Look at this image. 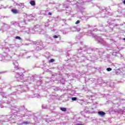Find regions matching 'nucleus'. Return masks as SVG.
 <instances>
[{"label": "nucleus", "mask_w": 125, "mask_h": 125, "mask_svg": "<svg viewBox=\"0 0 125 125\" xmlns=\"http://www.w3.org/2000/svg\"><path fill=\"white\" fill-rule=\"evenodd\" d=\"M78 53H81L83 55H86V54H92L93 56L90 58L94 57V61H95V56H96V53L97 52L95 51V49L88 47V46L84 45L83 48H80L78 49Z\"/></svg>", "instance_id": "f257e3e1"}, {"label": "nucleus", "mask_w": 125, "mask_h": 125, "mask_svg": "<svg viewBox=\"0 0 125 125\" xmlns=\"http://www.w3.org/2000/svg\"><path fill=\"white\" fill-rule=\"evenodd\" d=\"M86 35V36H89L94 38L97 40L98 42V43H100L101 44H103V45H105L106 44V42L103 39H102L100 36H98V35H96L93 34V32H86L84 33H80L79 35L76 36V40H80L82 37H83L82 35Z\"/></svg>", "instance_id": "f03ea898"}, {"label": "nucleus", "mask_w": 125, "mask_h": 125, "mask_svg": "<svg viewBox=\"0 0 125 125\" xmlns=\"http://www.w3.org/2000/svg\"><path fill=\"white\" fill-rule=\"evenodd\" d=\"M13 64L14 65V68L16 70H18V72L16 73L15 78L18 82L24 80V69L20 68L18 66V62L17 61H13Z\"/></svg>", "instance_id": "7ed1b4c3"}, {"label": "nucleus", "mask_w": 125, "mask_h": 125, "mask_svg": "<svg viewBox=\"0 0 125 125\" xmlns=\"http://www.w3.org/2000/svg\"><path fill=\"white\" fill-rule=\"evenodd\" d=\"M18 114L13 113V112L9 113L8 115H6L5 117L2 116L1 119L0 120V122H11L12 123V120H17V117H20Z\"/></svg>", "instance_id": "20e7f679"}, {"label": "nucleus", "mask_w": 125, "mask_h": 125, "mask_svg": "<svg viewBox=\"0 0 125 125\" xmlns=\"http://www.w3.org/2000/svg\"><path fill=\"white\" fill-rule=\"evenodd\" d=\"M29 44H34L35 45V46H34L35 50H42V49L44 48L43 44H42V42H33L29 41L28 43H25V45H29Z\"/></svg>", "instance_id": "39448f33"}, {"label": "nucleus", "mask_w": 125, "mask_h": 125, "mask_svg": "<svg viewBox=\"0 0 125 125\" xmlns=\"http://www.w3.org/2000/svg\"><path fill=\"white\" fill-rule=\"evenodd\" d=\"M16 92H14L11 94L8 95L6 97H4L5 95L4 93H2L1 95L2 97H5L8 99V101L6 102V104H10L11 103V102L10 101H14L15 100H16V99L14 98V97H15V95H16Z\"/></svg>", "instance_id": "423d86ee"}, {"label": "nucleus", "mask_w": 125, "mask_h": 125, "mask_svg": "<svg viewBox=\"0 0 125 125\" xmlns=\"http://www.w3.org/2000/svg\"><path fill=\"white\" fill-rule=\"evenodd\" d=\"M18 114H20L19 115L21 118H23L26 116L27 114V109L25 108V105H21L19 106Z\"/></svg>", "instance_id": "0eeeda50"}, {"label": "nucleus", "mask_w": 125, "mask_h": 125, "mask_svg": "<svg viewBox=\"0 0 125 125\" xmlns=\"http://www.w3.org/2000/svg\"><path fill=\"white\" fill-rule=\"evenodd\" d=\"M30 80H32L35 82H37V85H41V84L42 83V80H41V77H40V76H39L37 75L32 76L30 78Z\"/></svg>", "instance_id": "6e6552de"}, {"label": "nucleus", "mask_w": 125, "mask_h": 125, "mask_svg": "<svg viewBox=\"0 0 125 125\" xmlns=\"http://www.w3.org/2000/svg\"><path fill=\"white\" fill-rule=\"evenodd\" d=\"M94 57H93L92 58H86L85 57V56H82L78 59L80 62H83L84 60H89V61H91V62H94Z\"/></svg>", "instance_id": "1a4fd4ad"}, {"label": "nucleus", "mask_w": 125, "mask_h": 125, "mask_svg": "<svg viewBox=\"0 0 125 125\" xmlns=\"http://www.w3.org/2000/svg\"><path fill=\"white\" fill-rule=\"evenodd\" d=\"M9 108L12 110L11 112H13V114H18L19 106L17 105H10Z\"/></svg>", "instance_id": "9d476101"}, {"label": "nucleus", "mask_w": 125, "mask_h": 125, "mask_svg": "<svg viewBox=\"0 0 125 125\" xmlns=\"http://www.w3.org/2000/svg\"><path fill=\"white\" fill-rule=\"evenodd\" d=\"M0 57L1 58V59H0V61H7L10 60V59L11 58V56L9 54H7L6 57L2 55H0Z\"/></svg>", "instance_id": "9b49d317"}, {"label": "nucleus", "mask_w": 125, "mask_h": 125, "mask_svg": "<svg viewBox=\"0 0 125 125\" xmlns=\"http://www.w3.org/2000/svg\"><path fill=\"white\" fill-rule=\"evenodd\" d=\"M20 46V44L18 43H15L14 44H12V54H15V51H16V50L14 49V47H19Z\"/></svg>", "instance_id": "f8f14e48"}, {"label": "nucleus", "mask_w": 125, "mask_h": 125, "mask_svg": "<svg viewBox=\"0 0 125 125\" xmlns=\"http://www.w3.org/2000/svg\"><path fill=\"white\" fill-rule=\"evenodd\" d=\"M119 51H116V50H114L113 52L112 53V56H113V55L114 56H118V57H123V56L122 55V54H120Z\"/></svg>", "instance_id": "ddd939ff"}, {"label": "nucleus", "mask_w": 125, "mask_h": 125, "mask_svg": "<svg viewBox=\"0 0 125 125\" xmlns=\"http://www.w3.org/2000/svg\"><path fill=\"white\" fill-rule=\"evenodd\" d=\"M53 83H54V82L51 81V80L46 81L45 82V84H46L47 85H51L52 84H53Z\"/></svg>", "instance_id": "4468645a"}, {"label": "nucleus", "mask_w": 125, "mask_h": 125, "mask_svg": "<svg viewBox=\"0 0 125 125\" xmlns=\"http://www.w3.org/2000/svg\"><path fill=\"white\" fill-rule=\"evenodd\" d=\"M4 105H5V103H4L3 100H1L0 101V107H1V108H3Z\"/></svg>", "instance_id": "2eb2a0df"}, {"label": "nucleus", "mask_w": 125, "mask_h": 125, "mask_svg": "<svg viewBox=\"0 0 125 125\" xmlns=\"http://www.w3.org/2000/svg\"><path fill=\"white\" fill-rule=\"evenodd\" d=\"M98 114L99 116H101V117H104V115H106V113L104 111H99Z\"/></svg>", "instance_id": "dca6fc26"}, {"label": "nucleus", "mask_w": 125, "mask_h": 125, "mask_svg": "<svg viewBox=\"0 0 125 125\" xmlns=\"http://www.w3.org/2000/svg\"><path fill=\"white\" fill-rule=\"evenodd\" d=\"M2 50H3V51H4V50H5V53H6V52H8V51H9V49L8 48V47H3L2 48Z\"/></svg>", "instance_id": "f3484780"}, {"label": "nucleus", "mask_w": 125, "mask_h": 125, "mask_svg": "<svg viewBox=\"0 0 125 125\" xmlns=\"http://www.w3.org/2000/svg\"><path fill=\"white\" fill-rule=\"evenodd\" d=\"M86 98H88V99H91L92 103L93 102V100H92V96H91V95H87V96H86Z\"/></svg>", "instance_id": "a211bd4d"}, {"label": "nucleus", "mask_w": 125, "mask_h": 125, "mask_svg": "<svg viewBox=\"0 0 125 125\" xmlns=\"http://www.w3.org/2000/svg\"><path fill=\"white\" fill-rule=\"evenodd\" d=\"M30 3L33 6L36 5V1H34V0L30 1Z\"/></svg>", "instance_id": "6ab92c4d"}, {"label": "nucleus", "mask_w": 125, "mask_h": 125, "mask_svg": "<svg viewBox=\"0 0 125 125\" xmlns=\"http://www.w3.org/2000/svg\"><path fill=\"white\" fill-rule=\"evenodd\" d=\"M30 122L29 121H24L22 122L23 125H30Z\"/></svg>", "instance_id": "aec40b11"}, {"label": "nucleus", "mask_w": 125, "mask_h": 125, "mask_svg": "<svg viewBox=\"0 0 125 125\" xmlns=\"http://www.w3.org/2000/svg\"><path fill=\"white\" fill-rule=\"evenodd\" d=\"M12 12L13 13H14V14H17V13H18V11L16 9H13L11 10Z\"/></svg>", "instance_id": "412c9836"}, {"label": "nucleus", "mask_w": 125, "mask_h": 125, "mask_svg": "<svg viewBox=\"0 0 125 125\" xmlns=\"http://www.w3.org/2000/svg\"><path fill=\"white\" fill-rule=\"evenodd\" d=\"M60 110L62 111V112H66V111H67V108H66V107H61Z\"/></svg>", "instance_id": "4be33fe9"}, {"label": "nucleus", "mask_w": 125, "mask_h": 125, "mask_svg": "<svg viewBox=\"0 0 125 125\" xmlns=\"http://www.w3.org/2000/svg\"><path fill=\"white\" fill-rule=\"evenodd\" d=\"M106 57L107 58H112V53H110V54H108L106 55Z\"/></svg>", "instance_id": "5701e85b"}, {"label": "nucleus", "mask_w": 125, "mask_h": 125, "mask_svg": "<svg viewBox=\"0 0 125 125\" xmlns=\"http://www.w3.org/2000/svg\"><path fill=\"white\" fill-rule=\"evenodd\" d=\"M71 100L72 101H77V100H78V98H77V97H72L71 98Z\"/></svg>", "instance_id": "b1692460"}, {"label": "nucleus", "mask_w": 125, "mask_h": 125, "mask_svg": "<svg viewBox=\"0 0 125 125\" xmlns=\"http://www.w3.org/2000/svg\"><path fill=\"white\" fill-rule=\"evenodd\" d=\"M34 97H37L38 98H41L42 96L40 94H34Z\"/></svg>", "instance_id": "393cba45"}, {"label": "nucleus", "mask_w": 125, "mask_h": 125, "mask_svg": "<svg viewBox=\"0 0 125 125\" xmlns=\"http://www.w3.org/2000/svg\"><path fill=\"white\" fill-rule=\"evenodd\" d=\"M42 108L43 109H47V105H46V104H42Z\"/></svg>", "instance_id": "a878e982"}, {"label": "nucleus", "mask_w": 125, "mask_h": 125, "mask_svg": "<svg viewBox=\"0 0 125 125\" xmlns=\"http://www.w3.org/2000/svg\"><path fill=\"white\" fill-rule=\"evenodd\" d=\"M46 122H47V123H49V122H52V119H51V118H49V119H46Z\"/></svg>", "instance_id": "bb28decb"}, {"label": "nucleus", "mask_w": 125, "mask_h": 125, "mask_svg": "<svg viewBox=\"0 0 125 125\" xmlns=\"http://www.w3.org/2000/svg\"><path fill=\"white\" fill-rule=\"evenodd\" d=\"M120 71H122V72H125V67H123V68L119 69Z\"/></svg>", "instance_id": "cd10ccee"}, {"label": "nucleus", "mask_w": 125, "mask_h": 125, "mask_svg": "<svg viewBox=\"0 0 125 125\" xmlns=\"http://www.w3.org/2000/svg\"><path fill=\"white\" fill-rule=\"evenodd\" d=\"M54 61H55V60L53 59H52L49 60V62L50 63H53V62H54Z\"/></svg>", "instance_id": "c85d7f7f"}, {"label": "nucleus", "mask_w": 125, "mask_h": 125, "mask_svg": "<svg viewBox=\"0 0 125 125\" xmlns=\"http://www.w3.org/2000/svg\"><path fill=\"white\" fill-rule=\"evenodd\" d=\"M114 83H111L109 84V86H110V87H114Z\"/></svg>", "instance_id": "c756f323"}, {"label": "nucleus", "mask_w": 125, "mask_h": 125, "mask_svg": "<svg viewBox=\"0 0 125 125\" xmlns=\"http://www.w3.org/2000/svg\"><path fill=\"white\" fill-rule=\"evenodd\" d=\"M106 70L107 72H110V71H112V68L110 67L107 68Z\"/></svg>", "instance_id": "7c9ffc66"}, {"label": "nucleus", "mask_w": 125, "mask_h": 125, "mask_svg": "<svg viewBox=\"0 0 125 125\" xmlns=\"http://www.w3.org/2000/svg\"><path fill=\"white\" fill-rule=\"evenodd\" d=\"M59 35H54L53 36V38L54 39H57L59 38Z\"/></svg>", "instance_id": "2f4dec72"}, {"label": "nucleus", "mask_w": 125, "mask_h": 125, "mask_svg": "<svg viewBox=\"0 0 125 125\" xmlns=\"http://www.w3.org/2000/svg\"><path fill=\"white\" fill-rule=\"evenodd\" d=\"M15 39H16V40H21V37L19 36H17L15 38Z\"/></svg>", "instance_id": "473e14b6"}, {"label": "nucleus", "mask_w": 125, "mask_h": 125, "mask_svg": "<svg viewBox=\"0 0 125 125\" xmlns=\"http://www.w3.org/2000/svg\"><path fill=\"white\" fill-rule=\"evenodd\" d=\"M33 119L34 120V121H35V122H37V121H38V118H37V117L36 116H34Z\"/></svg>", "instance_id": "72a5a7b5"}, {"label": "nucleus", "mask_w": 125, "mask_h": 125, "mask_svg": "<svg viewBox=\"0 0 125 125\" xmlns=\"http://www.w3.org/2000/svg\"><path fill=\"white\" fill-rule=\"evenodd\" d=\"M42 35H44L45 36V37H48V35L47 34H46V33H42Z\"/></svg>", "instance_id": "f704fd0d"}, {"label": "nucleus", "mask_w": 125, "mask_h": 125, "mask_svg": "<svg viewBox=\"0 0 125 125\" xmlns=\"http://www.w3.org/2000/svg\"><path fill=\"white\" fill-rule=\"evenodd\" d=\"M18 125H23V122L20 123V122H19L17 124Z\"/></svg>", "instance_id": "c9c22d12"}, {"label": "nucleus", "mask_w": 125, "mask_h": 125, "mask_svg": "<svg viewBox=\"0 0 125 125\" xmlns=\"http://www.w3.org/2000/svg\"><path fill=\"white\" fill-rule=\"evenodd\" d=\"M28 87V85H24L23 86V88H27Z\"/></svg>", "instance_id": "e433bc0d"}, {"label": "nucleus", "mask_w": 125, "mask_h": 125, "mask_svg": "<svg viewBox=\"0 0 125 125\" xmlns=\"http://www.w3.org/2000/svg\"><path fill=\"white\" fill-rule=\"evenodd\" d=\"M80 23V21H77L76 22H75V24H79Z\"/></svg>", "instance_id": "4c0bfd02"}, {"label": "nucleus", "mask_w": 125, "mask_h": 125, "mask_svg": "<svg viewBox=\"0 0 125 125\" xmlns=\"http://www.w3.org/2000/svg\"><path fill=\"white\" fill-rule=\"evenodd\" d=\"M43 65L44 66V67H46V63H43Z\"/></svg>", "instance_id": "58836bf2"}, {"label": "nucleus", "mask_w": 125, "mask_h": 125, "mask_svg": "<svg viewBox=\"0 0 125 125\" xmlns=\"http://www.w3.org/2000/svg\"><path fill=\"white\" fill-rule=\"evenodd\" d=\"M19 90H20V88H21V85L18 86Z\"/></svg>", "instance_id": "ea45409f"}, {"label": "nucleus", "mask_w": 125, "mask_h": 125, "mask_svg": "<svg viewBox=\"0 0 125 125\" xmlns=\"http://www.w3.org/2000/svg\"><path fill=\"white\" fill-rule=\"evenodd\" d=\"M30 57H31V56L27 57L26 59H29V58H30Z\"/></svg>", "instance_id": "a19ab883"}, {"label": "nucleus", "mask_w": 125, "mask_h": 125, "mask_svg": "<svg viewBox=\"0 0 125 125\" xmlns=\"http://www.w3.org/2000/svg\"><path fill=\"white\" fill-rule=\"evenodd\" d=\"M48 14V15H52V13H50V12H49Z\"/></svg>", "instance_id": "79ce46f5"}, {"label": "nucleus", "mask_w": 125, "mask_h": 125, "mask_svg": "<svg viewBox=\"0 0 125 125\" xmlns=\"http://www.w3.org/2000/svg\"><path fill=\"white\" fill-rule=\"evenodd\" d=\"M80 43H81V44L83 45V42H81Z\"/></svg>", "instance_id": "37998d69"}, {"label": "nucleus", "mask_w": 125, "mask_h": 125, "mask_svg": "<svg viewBox=\"0 0 125 125\" xmlns=\"http://www.w3.org/2000/svg\"><path fill=\"white\" fill-rule=\"evenodd\" d=\"M63 35H65L66 34V32H62Z\"/></svg>", "instance_id": "c03bdc74"}, {"label": "nucleus", "mask_w": 125, "mask_h": 125, "mask_svg": "<svg viewBox=\"0 0 125 125\" xmlns=\"http://www.w3.org/2000/svg\"><path fill=\"white\" fill-rule=\"evenodd\" d=\"M77 125H83V124H77Z\"/></svg>", "instance_id": "a18cd8bd"}, {"label": "nucleus", "mask_w": 125, "mask_h": 125, "mask_svg": "<svg viewBox=\"0 0 125 125\" xmlns=\"http://www.w3.org/2000/svg\"><path fill=\"white\" fill-rule=\"evenodd\" d=\"M123 3L125 4V0L123 1Z\"/></svg>", "instance_id": "49530a36"}, {"label": "nucleus", "mask_w": 125, "mask_h": 125, "mask_svg": "<svg viewBox=\"0 0 125 125\" xmlns=\"http://www.w3.org/2000/svg\"><path fill=\"white\" fill-rule=\"evenodd\" d=\"M123 41H125V38H123Z\"/></svg>", "instance_id": "de8ad7c7"}, {"label": "nucleus", "mask_w": 125, "mask_h": 125, "mask_svg": "<svg viewBox=\"0 0 125 125\" xmlns=\"http://www.w3.org/2000/svg\"><path fill=\"white\" fill-rule=\"evenodd\" d=\"M121 100H122V101H124L125 99H122Z\"/></svg>", "instance_id": "09e8293b"}, {"label": "nucleus", "mask_w": 125, "mask_h": 125, "mask_svg": "<svg viewBox=\"0 0 125 125\" xmlns=\"http://www.w3.org/2000/svg\"><path fill=\"white\" fill-rule=\"evenodd\" d=\"M28 34H30V32H28Z\"/></svg>", "instance_id": "8fccbe9b"}, {"label": "nucleus", "mask_w": 125, "mask_h": 125, "mask_svg": "<svg viewBox=\"0 0 125 125\" xmlns=\"http://www.w3.org/2000/svg\"><path fill=\"white\" fill-rule=\"evenodd\" d=\"M0 59H1V58L0 57Z\"/></svg>", "instance_id": "3c124183"}, {"label": "nucleus", "mask_w": 125, "mask_h": 125, "mask_svg": "<svg viewBox=\"0 0 125 125\" xmlns=\"http://www.w3.org/2000/svg\"><path fill=\"white\" fill-rule=\"evenodd\" d=\"M90 57H91V56L90 55Z\"/></svg>", "instance_id": "603ef678"}]
</instances>
